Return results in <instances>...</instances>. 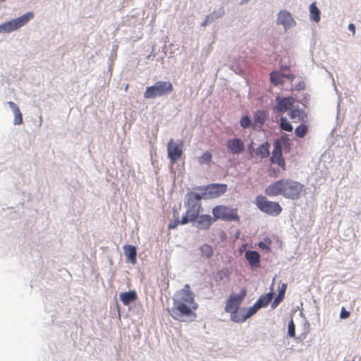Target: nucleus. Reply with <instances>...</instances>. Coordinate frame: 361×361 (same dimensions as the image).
Returning <instances> with one entry per match:
<instances>
[{"label": "nucleus", "mask_w": 361, "mask_h": 361, "mask_svg": "<svg viewBox=\"0 0 361 361\" xmlns=\"http://www.w3.org/2000/svg\"><path fill=\"white\" fill-rule=\"evenodd\" d=\"M198 307L195 300V294L191 291L188 284H185L177 292L173 298V306L169 310L171 316L176 320L183 322L184 317H196L194 312Z\"/></svg>", "instance_id": "obj_1"}, {"label": "nucleus", "mask_w": 361, "mask_h": 361, "mask_svg": "<svg viewBox=\"0 0 361 361\" xmlns=\"http://www.w3.org/2000/svg\"><path fill=\"white\" fill-rule=\"evenodd\" d=\"M304 185L290 178H283L269 185L264 193L269 197L283 196L286 199L295 200L300 197Z\"/></svg>", "instance_id": "obj_2"}, {"label": "nucleus", "mask_w": 361, "mask_h": 361, "mask_svg": "<svg viewBox=\"0 0 361 361\" xmlns=\"http://www.w3.org/2000/svg\"><path fill=\"white\" fill-rule=\"evenodd\" d=\"M290 140L286 135L281 136L274 143V149L270 157V163L277 165L279 169L271 168L269 169V174L272 177H277L279 173L287 169L284 157H283L282 148L290 149Z\"/></svg>", "instance_id": "obj_3"}, {"label": "nucleus", "mask_w": 361, "mask_h": 361, "mask_svg": "<svg viewBox=\"0 0 361 361\" xmlns=\"http://www.w3.org/2000/svg\"><path fill=\"white\" fill-rule=\"evenodd\" d=\"M247 290L245 288H243L239 294L231 293L226 302L225 311L230 314L231 319L234 322L239 323L238 319L241 314L240 305L245 298Z\"/></svg>", "instance_id": "obj_4"}, {"label": "nucleus", "mask_w": 361, "mask_h": 361, "mask_svg": "<svg viewBox=\"0 0 361 361\" xmlns=\"http://www.w3.org/2000/svg\"><path fill=\"white\" fill-rule=\"evenodd\" d=\"M173 90V85L169 81H157L154 85L147 87L144 93L145 99L156 98L162 97L172 92Z\"/></svg>", "instance_id": "obj_5"}, {"label": "nucleus", "mask_w": 361, "mask_h": 361, "mask_svg": "<svg viewBox=\"0 0 361 361\" xmlns=\"http://www.w3.org/2000/svg\"><path fill=\"white\" fill-rule=\"evenodd\" d=\"M255 204L262 212L270 216H278L282 211L279 202L269 201L263 195L257 196Z\"/></svg>", "instance_id": "obj_6"}, {"label": "nucleus", "mask_w": 361, "mask_h": 361, "mask_svg": "<svg viewBox=\"0 0 361 361\" xmlns=\"http://www.w3.org/2000/svg\"><path fill=\"white\" fill-rule=\"evenodd\" d=\"M214 220L222 219L227 221H238L239 216L236 209L229 208L225 205H218L213 208Z\"/></svg>", "instance_id": "obj_7"}, {"label": "nucleus", "mask_w": 361, "mask_h": 361, "mask_svg": "<svg viewBox=\"0 0 361 361\" xmlns=\"http://www.w3.org/2000/svg\"><path fill=\"white\" fill-rule=\"evenodd\" d=\"M32 12H27L22 16L10 20L0 25V32H11L25 25L30 20L33 18Z\"/></svg>", "instance_id": "obj_8"}, {"label": "nucleus", "mask_w": 361, "mask_h": 361, "mask_svg": "<svg viewBox=\"0 0 361 361\" xmlns=\"http://www.w3.org/2000/svg\"><path fill=\"white\" fill-rule=\"evenodd\" d=\"M183 141L179 143L171 139L167 145L168 158L172 164H175L183 154Z\"/></svg>", "instance_id": "obj_9"}, {"label": "nucleus", "mask_w": 361, "mask_h": 361, "mask_svg": "<svg viewBox=\"0 0 361 361\" xmlns=\"http://www.w3.org/2000/svg\"><path fill=\"white\" fill-rule=\"evenodd\" d=\"M295 103V99L292 97L276 98V105L273 107L274 111L282 113L290 110Z\"/></svg>", "instance_id": "obj_10"}, {"label": "nucleus", "mask_w": 361, "mask_h": 361, "mask_svg": "<svg viewBox=\"0 0 361 361\" xmlns=\"http://www.w3.org/2000/svg\"><path fill=\"white\" fill-rule=\"evenodd\" d=\"M226 190L227 185L226 184L212 183L207 186L205 195L208 198H216L225 193Z\"/></svg>", "instance_id": "obj_11"}, {"label": "nucleus", "mask_w": 361, "mask_h": 361, "mask_svg": "<svg viewBox=\"0 0 361 361\" xmlns=\"http://www.w3.org/2000/svg\"><path fill=\"white\" fill-rule=\"evenodd\" d=\"M226 148L229 153L233 154H240L243 152L245 145L240 139L232 138L226 141Z\"/></svg>", "instance_id": "obj_12"}, {"label": "nucleus", "mask_w": 361, "mask_h": 361, "mask_svg": "<svg viewBox=\"0 0 361 361\" xmlns=\"http://www.w3.org/2000/svg\"><path fill=\"white\" fill-rule=\"evenodd\" d=\"M202 209L198 207H188L186 212L183 214L181 219V224H187L189 222L195 221L199 216Z\"/></svg>", "instance_id": "obj_13"}, {"label": "nucleus", "mask_w": 361, "mask_h": 361, "mask_svg": "<svg viewBox=\"0 0 361 361\" xmlns=\"http://www.w3.org/2000/svg\"><path fill=\"white\" fill-rule=\"evenodd\" d=\"M277 23L282 25L285 30H287L295 24L291 14L286 11H281L279 13Z\"/></svg>", "instance_id": "obj_14"}, {"label": "nucleus", "mask_w": 361, "mask_h": 361, "mask_svg": "<svg viewBox=\"0 0 361 361\" xmlns=\"http://www.w3.org/2000/svg\"><path fill=\"white\" fill-rule=\"evenodd\" d=\"M245 257L252 269L260 267V255L257 251L247 250L245 253Z\"/></svg>", "instance_id": "obj_15"}, {"label": "nucleus", "mask_w": 361, "mask_h": 361, "mask_svg": "<svg viewBox=\"0 0 361 361\" xmlns=\"http://www.w3.org/2000/svg\"><path fill=\"white\" fill-rule=\"evenodd\" d=\"M288 116L291 119H296L301 122L305 121L307 118V115L304 110L295 106H291L288 111Z\"/></svg>", "instance_id": "obj_16"}, {"label": "nucleus", "mask_w": 361, "mask_h": 361, "mask_svg": "<svg viewBox=\"0 0 361 361\" xmlns=\"http://www.w3.org/2000/svg\"><path fill=\"white\" fill-rule=\"evenodd\" d=\"M197 227L199 229L207 230L209 229L213 222V219L210 215L203 214L199 215L198 218L195 220Z\"/></svg>", "instance_id": "obj_17"}, {"label": "nucleus", "mask_w": 361, "mask_h": 361, "mask_svg": "<svg viewBox=\"0 0 361 361\" xmlns=\"http://www.w3.org/2000/svg\"><path fill=\"white\" fill-rule=\"evenodd\" d=\"M201 199L202 197L200 195L192 192H189L188 194L187 202L185 203V204L188 207L196 206L198 207V209H202V205L200 202Z\"/></svg>", "instance_id": "obj_18"}, {"label": "nucleus", "mask_w": 361, "mask_h": 361, "mask_svg": "<svg viewBox=\"0 0 361 361\" xmlns=\"http://www.w3.org/2000/svg\"><path fill=\"white\" fill-rule=\"evenodd\" d=\"M125 255L128 260L132 264L137 263V250L136 247L131 245H126L123 247Z\"/></svg>", "instance_id": "obj_19"}, {"label": "nucleus", "mask_w": 361, "mask_h": 361, "mask_svg": "<svg viewBox=\"0 0 361 361\" xmlns=\"http://www.w3.org/2000/svg\"><path fill=\"white\" fill-rule=\"evenodd\" d=\"M259 308L260 307L257 305V302L247 310L245 308H241L240 317L238 319L239 323L244 322L247 318L255 314Z\"/></svg>", "instance_id": "obj_20"}, {"label": "nucleus", "mask_w": 361, "mask_h": 361, "mask_svg": "<svg viewBox=\"0 0 361 361\" xmlns=\"http://www.w3.org/2000/svg\"><path fill=\"white\" fill-rule=\"evenodd\" d=\"M231 274L230 268H223L217 270L214 274V279L216 283H220L224 279H228Z\"/></svg>", "instance_id": "obj_21"}, {"label": "nucleus", "mask_w": 361, "mask_h": 361, "mask_svg": "<svg viewBox=\"0 0 361 361\" xmlns=\"http://www.w3.org/2000/svg\"><path fill=\"white\" fill-rule=\"evenodd\" d=\"M137 298V293L135 290H130L120 294V300L124 305H129L130 302L135 301Z\"/></svg>", "instance_id": "obj_22"}, {"label": "nucleus", "mask_w": 361, "mask_h": 361, "mask_svg": "<svg viewBox=\"0 0 361 361\" xmlns=\"http://www.w3.org/2000/svg\"><path fill=\"white\" fill-rule=\"evenodd\" d=\"M270 144L267 142H265L260 145L257 149L255 150V154L257 157H259L261 159H264L269 157Z\"/></svg>", "instance_id": "obj_23"}, {"label": "nucleus", "mask_w": 361, "mask_h": 361, "mask_svg": "<svg viewBox=\"0 0 361 361\" xmlns=\"http://www.w3.org/2000/svg\"><path fill=\"white\" fill-rule=\"evenodd\" d=\"M8 104L9 105L10 108L12 109L13 114H14V124L15 125H20L23 123V116L20 111V109L18 106L13 102H8Z\"/></svg>", "instance_id": "obj_24"}, {"label": "nucleus", "mask_w": 361, "mask_h": 361, "mask_svg": "<svg viewBox=\"0 0 361 361\" xmlns=\"http://www.w3.org/2000/svg\"><path fill=\"white\" fill-rule=\"evenodd\" d=\"M268 116L267 113L265 111H257L253 116L254 126H259L264 124Z\"/></svg>", "instance_id": "obj_25"}, {"label": "nucleus", "mask_w": 361, "mask_h": 361, "mask_svg": "<svg viewBox=\"0 0 361 361\" xmlns=\"http://www.w3.org/2000/svg\"><path fill=\"white\" fill-rule=\"evenodd\" d=\"M287 288V285L286 283H282L279 287V294L277 297L274 299L273 302L271 303V308L275 309L283 300L285 293Z\"/></svg>", "instance_id": "obj_26"}, {"label": "nucleus", "mask_w": 361, "mask_h": 361, "mask_svg": "<svg viewBox=\"0 0 361 361\" xmlns=\"http://www.w3.org/2000/svg\"><path fill=\"white\" fill-rule=\"evenodd\" d=\"M224 14V9L223 7L220 8L218 11H215L211 14L208 15L204 21L202 23V25L205 26L208 23L215 20L216 19L221 17Z\"/></svg>", "instance_id": "obj_27"}, {"label": "nucleus", "mask_w": 361, "mask_h": 361, "mask_svg": "<svg viewBox=\"0 0 361 361\" xmlns=\"http://www.w3.org/2000/svg\"><path fill=\"white\" fill-rule=\"evenodd\" d=\"M321 12L317 8L316 3L314 2L310 6V18L312 21L318 23L320 20Z\"/></svg>", "instance_id": "obj_28"}, {"label": "nucleus", "mask_w": 361, "mask_h": 361, "mask_svg": "<svg viewBox=\"0 0 361 361\" xmlns=\"http://www.w3.org/2000/svg\"><path fill=\"white\" fill-rule=\"evenodd\" d=\"M270 81L275 86L284 83L283 76L279 71H274L270 73Z\"/></svg>", "instance_id": "obj_29"}, {"label": "nucleus", "mask_w": 361, "mask_h": 361, "mask_svg": "<svg viewBox=\"0 0 361 361\" xmlns=\"http://www.w3.org/2000/svg\"><path fill=\"white\" fill-rule=\"evenodd\" d=\"M273 298V293L269 292L265 295H262L256 302L257 305L259 306L260 308L262 307H266L271 302Z\"/></svg>", "instance_id": "obj_30"}, {"label": "nucleus", "mask_w": 361, "mask_h": 361, "mask_svg": "<svg viewBox=\"0 0 361 361\" xmlns=\"http://www.w3.org/2000/svg\"><path fill=\"white\" fill-rule=\"evenodd\" d=\"M202 256L206 259H209L213 255V250L212 246L207 244H204L200 247Z\"/></svg>", "instance_id": "obj_31"}, {"label": "nucleus", "mask_w": 361, "mask_h": 361, "mask_svg": "<svg viewBox=\"0 0 361 361\" xmlns=\"http://www.w3.org/2000/svg\"><path fill=\"white\" fill-rule=\"evenodd\" d=\"M308 133V126L305 124H300L295 130V134L298 137L302 138Z\"/></svg>", "instance_id": "obj_32"}, {"label": "nucleus", "mask_w": 361, "mask_h": 361, "mask_svg": "<svg viewBox=\"0 0 361 361\" xmlns=\"http://www.w3.org/2000/svg\"><path fill=\"white\" fill-rule=\"evenodd\" d=\"M212 161V154L209 152H205L198 158L200 164H209Z\"/></svg>", "instance_id": "obj_33"}, {"label": "nucleus", "mask_w": 361, "mask_h": 361, "mask_svg": "<svg viewBox=\"0 0 361 361\" xmlns=\"http://www.w3.org/2000/svg\"><path fill=\"white\" fill-rule=\"evenodd\" d=\"M280 72L283 76V78H285L291 81H293L295 78V75L293 74L290 73L289 66H281L280 68Z\"/></svg>", "instance_id": "obj_34"}, {"label": "nucleus", "mask_w": 361, "mask_h": 361, "mask_svg": "<svg viewBox=\"0 0 361 361\" xmlns=\"http://www.w3.org/2000/svg\"><path fill=\"white\" fill-rule=\"evenodd\" d=\"M279 124H280V127L282 130H286V131H288V132H291L293 130V126L290 123V122L284 117H281L280 118V122H279Z\"/></svg>", "instance_id": "obj_35"}, {"label": "nucleus", "mask_w": 361, "mask_h": 361, "mask_svg": "<svg viewBox=\"0 0 361 361\" xmlns=\"http://www.w3.org/2000/svg\"><path fill=\"white\" fill-rule=\"evenodd\" d=\"M271 240L267 237L264 239V241H261L259 243L258 246L264 250H266L267 252H271L270 246L271 245Z\"/></svg>", "instance_id": "obj_36"}, {"label": "nucleus", "mask_w": 361, "mask_h": 361, "mask_svg": "<svg viewBox=\"0 0 361 361\" xmlns=\"http://www.w3.org/2000/svg\"><path fill=\"white\" fill-rule=\"evenodd\" d=\"M251 121L247 116H243L240 120V126L243 128H247L250 126Z\"/></svg>", "instance_id": "obj_37"}, {"label": "nucleus", "mask_w": 361, "mask_h": 361, "mask_svg": "<svg viewBox=\"0 0 361 361\" xmlns=\"http://www.w3.org/2000/svg\"><path fill=\"white\" fill-rule=\"evenodd\" d=\"M288 335L290 337H295V324L292 319L288 323Z\"/></svg>", "instance_id": "obj_38"}, {"label": "nucleus", "mask_w": 361, "mask_h": 361, "mask_svg": "<svg viewBox=\"0 0 361 361\" xmlns=\"http://www.w3.org/2000/svg\"><path fill=\"white\" fill-rule=\"evenodd\" d=\"M179 224H181V220L180 221L178 218H176L169 224L168 228L169 230L175 229Z\"/></svg>", "instance_id": "obj_39"}, {"label": "nucleus", "mask_w": 361, "mask_h": 361, "mask_svg": "<svg viewBox=\"0 0 361 361\" xmlns=\"http://www.w3.org/2000/svg\"><path fill=\"white\" fill-rule=\"evenodd\" d=\"M349 316H350V312L348 311H347L345 307H342L341 314H340V317L341 319H346V318H348Z\"/></svg>", "instance_id": "obj_40"}, {"label": "nucleus", "mask_w": 361, "mask_h": 361, "mask_svg": "<svg viewBox=\"0 0 361 361\" xmlns=\"http://www.w3.org/2000/svg\"><path fill=\"white\" fill-rule=\"evenodd\" d=\"M254 152H255V148H254V146H253V142H252L249 145H248V154L250 155V157H253L254 156Z\"/></svg>", "instance_id": "obj_41"}, {"label": "nucleus", "mask_w": 361, "mask_h": 361, "mask_svg": "<svg viewBox=\"0 0 361 361\" xmlns=\"http://www.w3.org/2000/svg\"><path fill=\"white\" fill-rule=\"evenodd\" d=\"M348 29L353 32V34L354 35L355 33V27L353 24L350 23L348 25Z\"/></svg>", "instance_id": "obj_42"}, {"label": "nucleus", "mask_w": 361, "mask_h": 361, "mask_svg": "<svg viewBox=\"0 0 361 361\" xmlns=\"http://www.w3.org/2000/svg\"><path fill=\"white\" fill-rule=\"evenodd\" d=\"M247 1H248V0H242L241 4H243V3H245V2H247Z\"/></svg>", "instance_id": "obj_43"}, {"label": "nucleus", "mask_w": 361, "mask_h": 361, "mask_svg": "<svg viewBox=\"0 0 361 361\" xmlns=\"http://www.w3.org/2000/svg\"><path fill=\"white\" fill-rule=\"evenodd\" d=\"M6 0H0V3L5 1Z\"/></svg>", "instance_id": "obj_44"}, {"label": "nucleus", "mask_w": 361, "mask_h": 361, "mask_svg": "<svg viewBox=\"0 0 361 361\" xmlns=\"http://www.w3.org/2000/svg\"><path fill=\"white\" fill-rule=\"evenodd\" d=\"M352 361H355L354 360H353Z\"/></svg>", "instance_id": "obj_45"}]
</instances>
